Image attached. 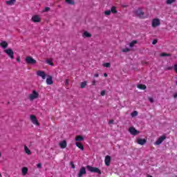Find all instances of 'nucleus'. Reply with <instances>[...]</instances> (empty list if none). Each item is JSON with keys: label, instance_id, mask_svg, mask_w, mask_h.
<instances>
[{"label": "nucleus", "instance_id": "4468645a", "mask_svg": "<svg viewBox=\"0 0 177 177\" xmlns=\"http://www.w3.org/2000/svg\"><path fill=\"white\" fill-rule=\"evenodd\" d=\"M32 21L34 23H39V21H41V18L38 15H35L32 17Z\"/></svg>", "mask_w": 177, "mask_h": 177}, {"label": "nucleus", "instance_id": "79ce46f5", "mask_svg": "<svg viewBox=\"0 0 177 177\" xmlns=\"http://www.w3.org/2000/svg\"><path fill=\"white\" fill-rule=\"evenodd\" d=\"M49 10H50V8L46 7V8H45V12H48V11H49Z\"/></svg>", "mask_w": 177, "mask_h": 177}, {"label": "nucleus", "instance_id": "2eb2a0df", "mask_svg": "<svg viewBox=\"0 0 177 177\" xmlns=\"http://www.w3.org/2000/svg\"><path fill=\"white\" fill-rule=\"evenodd\" d=\"M82 37L83 38H91V37H92V34H91L88 31H84L82 34Z\"/></svg>", "mask_w": 177, "mask_h": 177}, {"label": "nucleus", "instance_id": "39448f33", "mask_svg": "<svg viewBox=\"0 0 177 177\" xmlns=\"http://www.w3.org/2000/svg\"><path fill=\"white\" fill-rule=\"evenodd\" d=\"M30 118L34 125L39 127L40 124L39 122H38V119H37V116H35V115H30Z\"/></svg>", "mask_w": 177, "mask_h": 177}, {"label": "nucleus", "instance_id": "a878e982", "mask_svg": "<svg viewBox=\"0 0 177 177\" xmlns=\"http://www.w3.org/2000/svg\"><path fill=\"white\" fill-rule=\"evenodd\" d=\"M136 44H138V41H136V40L132 41L131 42L129 43L130 48H133V46H135V45H136Z\"/></svg>", "mask_w": 177, "mask_h": 177}, {"label": "nucleus", "instance_id": "c85d7f7f", "mask_svg": "<svg viewBox=\"0 0 177 177\" xmlns=\"http://www.w3.org/2000/svg\"><path fill=\"white\" fill-rule=\"evenodd\" d=\"M86 84H87L86 81H84L81 83L80 86H81L82 89H84V88H85L86 86Z\"/></svg>", "mask_w": 177, "mask_h": 177}, {"label": "nucleus", "instance_id": "5701e85b", "mask_svg": "<svg viewBox=\"0 0 177 177\" xmlns=\"http://www.w3.org/2000/svg\"><path fill=\"white\" fill-rule=\"evenodd\" d=\"M76 146L77 147H78V149H80V150H84V145H82V143L77 142H76Z\"/></svg>", "mask_w": 177, "mask_h": 177}, {"label": "nucleus", "instance_id": "f257e3e1", "mask_svg": "<svg viewBox=\"0 0 177 177\" xmlns=\"http://www.w3.org/2000/svg\"><path fill=\"white\" fill-rule=\"evenodd\" d=\"M86 168L90 172H92L93 174H97L98 175H102V171L100 170V169L97 167H93L91 165H87Z\"/></svg>", "mask_w": 177, "mask_h": 177}, {"label": "nucleus", "instance_id": "f03ea898", "mask_svg": "<svg viewBox=\"0 0 177 177\" xmlns=\"http://www.w3.org/2000/svg\"><path fill=\"white\" fill-rule=\"evenodd\" d=\"M134 13L140 19H145V12L142 10V8L137 9L134 11Z\"/></svg>", "mask_w": 177, "mask_h": 177}, {"label": "nucleus", "instance_id": "9d476101", "mask_svg": "<svg viewBox=\"0 0 177 177\" xmlns=\"http://www.w3.org/2000/svg\"><path fill=\"white\" fill-rule=\"evenodd\" d=\"M160 19H153L152 20V27L153 28H155V27H158V26H160Z\"/></svg>", "mask_w": 177, "mask_h": 177}, {"label": "nucleus", "instance_id": "c03bdc74", "mask_svg": "<svg viewBox=\"0 0 177 177\" xmlns=\"http://www.w3.org/2000/svg\"><path fill=\"white\" fill-rule=\"evenodd\" d=\"M92 85L93 86L96 85V80H93Z\"/></svg>", "mask_w": 177, "mask_h": 177}, {"label": "nucleus", "instance_id": "393cba45", "mask_svg": "<svg viewBox=\"0 0 177 177\" xmlns=\"http://www.w3.org/2000/svg\"><path fill=\"white\" fill-rule=\"evenodd\" d=\"M160 57H169V56H172V54L171 53H162L160 55Z\"/></svg>", "mask_w": 177, "mask_h": 177}, {"label": "nucleus", "instance_id": "e433bc0d", "mask_svg": "<svg viewBox=\"0 0 177 177\" xmlns=\"http://www.w3.org/2000/svg\"><path fill=\"white\" fill-rule=\"evenodd\" d=\"M104 95H106V91L103 90L101 91V96H104Z\"/></svg>", "mask_w": 177, "mask_h": 177}, {"label": "nucleus", "instance_id": "7c9ffc66", "mask_svg": "<svg viewBox=\"0 0 177 177\" xmlns=\"http://www.w3.org/2000/svg\"><path fill=\"white\" fill-rule=\"evenodd\" d=\"M46 63L47 64H49V66H55V64H53V62L50 59H47Z\"/></svg>", "mask_w": 177, "mask_h": 177}, {"label": "nucleus", "instance_id": "a211bd4d", "mask_svg": "<svg viewBox=\"0 0 177 177\" xmlns=\"http://www.w3.org/2000/svg\"><path fill=\"white\" fill-rule=\"evenodd\" d=\"M59 146L61 149H66V147H67V142L66 140H63L59 143Z\"/></svg>", "mask_w": 177, "mask_h": 177}, {"label": "nucleus", "instance_id": "58836bf2", "mask_svg": "<svg viewBox=\"0 0 177 177\" xmlns=\"http://www.w3.org/2000/svg\"><path fill=\"white\" fill-rule=\"evenodd\" d=\"M37 167V168H42V164L41 163H38Z\"/></svg>", "mask_w": 177, "mask_h": 177}, {"label": "nucleus", "instance_id": "20e7f679", "mask_svg": "<svg viewBox=\"0 0 177 177\" xmlns=\"http://www.w3.org/2000/svg\"><path fill=\"white\" fill-rule=\"evenodd\" d=\"M39 96V93H38L37 91L33 90L32 93L29 95V100L32 101L35 99H37Z\"/></svg>", "mask_w": 177, "mask_h": 177}, {"label": "nucleus", "instance_id": "37998d69", "mask_svg": "<svg viewBox=\"0 0 177 177\" xmlns=\"http://www.w3.org/2000/svg\"><path fill=\"white\" fill-rule=\"evenodd\" d=\"M174 71L177 73V64H174Z\"/></svg>", "mask_w": 177, "mask_h": 177}, {"label": "nucleus", "instance_id": "f704fd0d", "mask_svg": "<svg viewBox=\"0 0 177 177\" xmlns=\"http://www.w3.org/2000/svg\"><path fill=\"white\" fill-rule=\"evenodd\" d=\"M136 115H138V111H134L131 113V116H132V117H136Z\"/></svg>", "mask_w": 177, "mask_h": 177}, {"label": "nucleus", "instance_id": "de8ad7c7", "mask_svg": "<svg viewBox=\"0 0 177 177\" xmlns=\"http://www.w3.org/2000/svg\"><path fill=\"white\" fill-rule=\"evenodd\" d=\"M174 99H176V97H177V93H174Z\"/></svg>", "mask_w": 177, "mask_h": 177}, {"label": "nucleus", "instance_id": "aec40b11", "mask_svg": "<svg viewBox=\"0 0 177 177\" xmlns=\"http://www.w3.org/2000/svg\"><path fill=\"white\" fill-rule=\"evenodd\" d=\"M111 13H113V15L118 13V11L117 10V7L114 6H112L111 8Z\"/></svg>", "mask_w": 177, "mask_h": 177}, {"label": "nucleus", "instance_id": "cd10ccee", "mask_svg": "<svg viewBox=\"0 0 177 177\" xmlns=\"http://www.w3.org/2000/svg\"><path fill=\"white\" fill-rule=\"evenodd\" d=\"M174 2H176V0H166L167 5H172Z\"/></svg>", "mask_w": 177, "mask_h": 177}, {"label": "nucleus", "instance_id": "a18cd8bd", "mask_svg": "<svg viewBox=\"0 0 177 177\" xmlns=\"http://www.w3.org/2000/svg\"><path fill=\"white\" fill-rule=\"evenodd\" d=\"M109 124H114V120H109Z\"/></svg>", "mask_w": 177, "mask_h": 177}, {"label": "nucleus", "instance_id": "dca6fc26", "mask_svg": "<svg viewBox=\"0 0 177 177\" xmlns=\"http://www.w3.org/2000/svg\"><path fill=\"white\" fill-rule=\"evenodd\" d=\"M0 46H1V48H3V49H6V48H8V42H6L5 41H2L0 43Z\"/></svg>", "mask_w": 177, "mask_h": 177}, {"label": "nucleus", "instance_id": "864d4df0", "mask_svg": "<svg viewBox=\"0 0 177 177\" xmlns=\"http://www.w3.org/2000/svg\"><path fill=\"white\" fill-rule=\"evenodd\" d=\"M2 176V174H0V177Z\"/></svg>", "mask_w": 177, "mask_h": 177}, {"label": "nucleus", "instance_id": "ddd939ff", "mask_svg": "<svg viewBox=\"0 0 177 177\" xmlns=\"http://www.w3.org/2000/svg\"><path fill=\"white\" fill-rule=\"evenodd\" d=\"M111 161V157L110 156H106L104 160L105 165H106V167H109Z\"/></svg>", "mask_w": 177, "mask_h": 177}, {"label": "nucleus", "instance_id": "9b49d317", "mask_svg": "<svg viewBox=\"0 0 177 177\" xmlns=\"http://www.w3.org/2000/svg\"><path fill=\"white\" fill-rule=\"evenodd\" d=\"M37 75L39 77H41L42 80H45L46 78V74H45V72H44L42 71H38L37 72Z\"/></svg>", "mask_w": 177, "mask_h": 177}, {"label": "nucleus", "instance_id": "c9c22d12", "mask_svg": "<svg viewBox=\"0 0 177 177\" xmlns=\"http://www.w3.org/2000/svg\"><path fill=\"white\" fill-rule=\"evenodd\" d=\"M70 165L73 168V169H75V165H74L73 162H71Z\"/></svg>", "mask_w": 177, "mask_h": 177}, {"label": "nucleus", "instance_id": "473e14b6", "mask_svg": "<svg viewBox=\"0 0 177 177\" xmlns=\"http://www.w3.org/2000/svg\"><path fill=\"white\" fill-rule=\"evenodd\" d=\"M130 50H131V49H129V48H125L122 49V52H123L124 53H127L129 52Z\"/></svg>", "mask_w": 177, "mask_h": 177}, {"label": "nucleus", "instance_id": "72a5a7b5", "mask_svg": "<svg viewBox=\"0 0 177 177\" xmlns=\"http://www.w3.org/2000/svg\"><path fill=\"white\" fill-rule=\"evenodd\" d=\"M103 66H104V67H106V68H109L111 67V65L110 64V63L106 62V63L103 64Z\"/></svg>", "mask_w": 177, "mask_h": 177}, {"label": "nucleus", "instance_id": "6ab92c4d", "mask_svg": "<svg viewBox=\"0 0 177 177\" xmlns=\"http://www.w3.org/2000/svg\"><path fill=\"white\" fill-rule=\"evenodd\" d=\"M46 84L48 85H52L53 84V80H52V76H48V78L46 79Z\"/></svg>", "mask_w": 177, "mask_h": 177}, {"label": "nucleus", "instance_id": "4c0bfd02", "mask_svg": "<svg viewBox=\"0 0 177 177\" xmlns=\"http://www.w3.org/2000/svg\"><path fill=\"white\" fill-rule=\"evenodd\" d=\"M68 82H70V80L68 79H66L65 81V85H68Z\"/></svg>", "mask_w": 177, "mask_h": 177}, {"label": "nucleus", "instance_id": "2f4dec72", "mask_svg": "<svg viewBox=\"0 0 177 177\" xmlns=\"http://www.w3.org/2000/svg\"><path fill=\"white\" fill-rule=\"evenodd\" d=\"M104 15H105L106 16H110V15H111V10H106V11H104Z\"/></svg>", "mask_w": 177, "mask_h": 177}, {"label": "nucleus", "instance_id": "0eeeda50", "mask_svg": "<svg viewBox=\"0 0 177 177\" xmlns=\"http://www.w3.org/2000/svg\"><path fill=\"white\" fill-rule=\"evenodd\" d=\"M26 62L27 64H35V63H37V60L33 59L32 57H27L26 58Z\"/></svg>", "mask_w": 177, "mask_h": 177}, {"label": "nucleus", "instance_id": "c756f323", "mask_svg": "<svg viewBox=\"0 0 177 177\" xmlns=\"http://www.w3.org/2000/svg\"><path fill=\"white\" fill-rule=\"evenodd\" d=\"M65 2L69 5H74L75 3L74 0H65Z\"/></svg>", "mask_w": 177, "mask_h": 177}, {"label": "nucleus", "instance_id": "3c124183", "mask_svg": "<svg viewBox=\"0 0 177 177\" xmlns=\"http://www.w3.org/2000/svg\"><path fill=\"white\" fill-rule=\"evenodd\" d=\"M104 77H107V73H104Z\"/></svg>", "mask_w": 177, "mask_h": 177}, {"label": "nucleus", "instance_id": "09e8293b", "mask_svg": "<svg viewBox=\"0 0 177 177\" xmlns=\"http://www.w3.org/2000/svg\"><path fill=\"white\" fill-rule=\"evenodd\" d=\"M17 62H20V57H17Z\"/></svg>", "mask_w": 177, "mask_h": 177}, {"label": "nucleus", "instance_id": "f3484780", "mask_svg": "<svg viewBox=\"0 0 177 177\" xmlns=\"http://www.w3.org/2000/svg\"><path fill=\"white\" fill-rule=\"evenodd\" d=\"M6 5H8V6H12V5H15L16 3V0H8L6 1Z\"/></svg>", "mask_w": 177, "mask_h": 177}, {"label": "nucleus", "instance_id": "a19ab883", "mask_svg": "<svg viewBox=\"0 0 177 177\" xmlns=\"http://www.w3.org/2000/svg\"><path fill=\"white\" fill-rule=\"evenodd\" d=\"M149 101L151 102V103H153L154 102V100H153L152 97H149Z\"/></svg>", "mask_w": 177, "mask_h": 177}, {"label": "nucleus", "instance_id": "b1692460", "mask_svg": "<svg viewBox=\"0 0 177 177\" xmlns=\"http://www.w3.org/2000/svg\"><path fill=\"white\" fill-rule=\"evenodd\" d=\"M24 150L25 152L26 153V154H28V156H30L31 154V151L30 150V149H28V147H27V145L24 146Z\"/></svg>", "mask_w": 177, "mask_h": 177}, {"label": "nucleus", "instance_id": "49530a36", "mask_svg": "<svg viewBox=\"0 0 177 177\" xmlns=\"http://www.w3.org/2000/svg\"><path fill=\"white\" fill-rule=\"evenodd\" d=\"M94 77H95V78H97V77H99V74H98V73H95V74L94 75Z\"/></svg>", "mask_w": 177, "mask_h": 177}, {"label": "nucleus", "instance_id": "8fccbe9b", "mask_svg": "<svg viewBox=\"0 0 177 177\" xmlns=\"http://www.w3.org/2000/svg\"><path fill=\"white\" fill-rule=\"evenodd\" d=\"M167 70H172V67H168Z\"/></svg>", "mask_w": 177, "mask_h": 177}, {"label": "nucleus", "instance_id": "6e6552de", "mask_svg": "<svg viewBox=\"0 0 177 177\" xmlns=\"http://www.w3.org/2000/svg\"><path fill=\"white\" fill-rule=\"evenodd\" d=\"M83 175H86V169L85 167H82L79 171V174H77V177H82Z\"/></svg>", "mask_w": 177, "mask_h": 177}, {"label": "nucleus", "instance_id": "423d86ee", "mask_svg": "<svg viewBox=\"0 0 177 177\" xmlns=\"http://www.w3.org/2000/svg\"><path fill=\"white\" fill-rule=\"evenodd\" d=\"M165 139H167V137L165 136H160L158 139V140L156 141L155 145L156 146H160V145H161V143H162V142H164V140H165Z\"/></svg>", "mask_w": 177, "mask_h": 177}, {"label": "nucleus", "instance_id": "7ed1b4c3", "mask_svg": "<svg viewBox=\"0 0 177 177\" xmlns=\"http://www.w3.org/2000/svg\"><path fill=\"white\" fill-rule=\"evenodd\" d=\"M5 53L8 55V57L11 59V60H13L15 59V52H13V50L11 48L6 49L4 50Z\"/></svg>", "mask_w": 177, "mask_h": 177}, {"label": "nucleus", "instance_id": "bb28decb", "mask_svg": "<svg viewBox=\"0 0 177 177\" xmlns=\"http://www.w3.org/2000/svg\"><path fill=\"white\" fill-rule=\"evenodd\" d=\"M137 87L139 88V89H142L143 91H145V89H146V85L145 84H138L137 86Z\"/></svg>", "mask_w": 177, "mask_h": 177}, {"label": "nucleus", "instance_id": "603ef678", "mask_svg": "<svg viewBox=\"0 0 177 177\" xmlns=\"http://www.w3.org/2000/svg\"><path fill=\"white\" fill-rule=\"evenodd\" d=\"M147 177H153L152 176L148 175Z\"/></svg>", "mask_w": 177, "mask_h": 177}, {"label": "nucleus", "instance_id": "4be33fe9", "mask_svg": "<svg viewBox=\"0 0 177 177\" xmlns=\"http://www.w3.org/2000/svg\"><path fill=\"white\" fill-rule=\"evenodd\" d=\"M75 140L76 142H82V140H84V137L82 136H76Z\"/></svg>", "mask_w": 177, "mask_h": 177}, {"label": "nucleus", "instance_id": "1a4fd4ad", "mask_svg": "<svg viewBox=\"0 0 177 177\" xmlns=\"http://www.w3.org/2000/svg\"><path fill=\"white\" fill-rule=\"evenodd\" d=\"M129 131L130 132V133L131 135H133L134 136L140 133V132L138 130H136V129H135V127H130L129 129Z\"/></svg>", "mask_w": 177, "mask_h": 177}, {"label": "nucleus", "instance_id": "f8f14e48", "mask_svg": "<svg viewBox=\"0 0 177 177\" xmlns=\"http://www.w3.org/2000/svg\"><path fill=\"white\" fill-rule=\"evenodd\" d=\"M137 143L141 146H143V145H146V143H147V140L138 138L137 139Z\"/></svg>", "mask_w": 177, "mask_h": 177}, {"label": "nucleus", "instance_id": "ea45409f", "mask_svg": "<svg viewBox=\"0 0 177 177\" xmlns=\"http://www.w3.org/2000/svg\"><path fill=\"white\" fill-rule=\"evenodd\" d=\"M158 41L157 39H154L153 41H152V44L153 45H156V44H157Z\"/></svg>", "mask_w": 177, "mask_h": 177}, {"label": "nucleus", "instance_id": "412c9836", "mask_svg": "<svg viewBox=\"0 0 177 177\" xmlns=\"http://www.w3.org/2000/svg\"><path fill=\"white\" fill-rule=\"evenodd\" d=\"M21 171H22V175H24V176H26V175H27V172H28V168L23 167L21 169Z\"/></svg>", "mask_w": 177, "mask_h": 177}]
</instances>
